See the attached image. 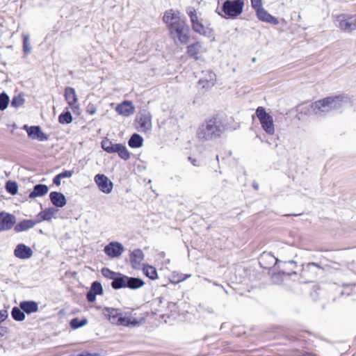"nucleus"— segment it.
Here are the masks:
<instances>
[{
  "instance_id": "obj_1",
  "label": "nucleus",
  "mask_w": 356,
  "mask_h": 356,
  "mask_svg": "<svg viewBox=\"0 0 356 356\" xmlns=\"http://www.w3.org/2000/svg\"><path fill=\"white\" fill-rule=\"evenodd\" d=\"M224 129L215 120H209L201 125L197 131V137L200 140L205 141L218 138Z\"/></svg>"
},
{
  "instance_id": "obj_2",
  "label": "nucleus",
  "mask_w": 356,
  "mask_h": 356,
  "mask_svg": "<svg viewBox=\"0 0 356 356\" xmlns=\"http://www.w3.org/2000/svg\"><path fill=\"white\" fill-rule=\"evenodd\" d=\"M343 106L342 98L339 97H327L315 102L312 104L311 108L314 113L320 115L339 109Z\"/></svg>"
},
{
  "instance_id": "obj_3",
  "label": "nucleus",
  "mask_w": 356,
  "mask_h": 356,
  "mask_svg": "<svg viewBox=\"0 0 356 356\" xmlns=\"http://www.w3.org/2000/svg\"><path fill=\"white\" fill-rule=\"evenodd\" d=\"M336 27L344 32H351L356 29V15L341 14L334 18Z\"/></svg>"
},
{
  "instance_id": "obj_4",
  "label": "nucleus",
  "mask_w": 356,
  "mask_h": 356,
  "mask_svg": "<svg viewBox=\"0 0 356 356\" xmlns=\"http://www.w3.org/2000/svg\"><path fill=\"white\" fill-rule=\"evenodd\" d=\"M256 115L259 120L262 129L269 135H273L275 132L273 117L262 106H259L256 110Z\"/></svg>"
},
{
  "instance_id": "obj_5",
  "label": "nucleus",
  "mask_w": 356,
  "mask_h": 356,
  "mask_svg": "<svg viewBox=\"0 0 356 356\" xmlns=\"http://www.w3.org/2000/svg\"><path fill=\"white\" fill-rule=\"evenodd\" d=\"M243 0H227L222 6L224 17L236 18L240 15L243 10Z\"/></svg>"
},
{
  "instance_id": "obj_6",
  "label": "nucleus",
  "mask_w": 356,
  "mask_h": 356,
  "mask_svg": "<svg viewBox=\"0 0 356 356\" xmlns=\"http://www.w3.org/2000/svg\"><path fill=\"white\" fill-rule=\"evenodd\" d=\"M163 20L169 31L186 22L185 19L181 17L180 12L173 9L168 10L164 13Z\"/></svg>"
},
{
  "instance_id": "obj_7",
  "label": "nucleus",
  "mask_w": 356,
  "mask_h": 356,
  "mask_svg": "<svg viewBox=\"0 0 356 356\" xmlns=\"http://www.w3.org/2000/svg\"><path fill=\"white\" fill-rule=\"evenodd\" d=\"M170 37L175 42L186 44L189 40V29L186 22L169 31Z\"/></svg>"
},
{
  "instance_id": "obj_8",
  "label": "nucleus",
  "mask_w": 356,
  "mask_h": 356,
  "mask_svg": "<svg viewBox=\"0 0 356 356\" xmlns=\"http://www.w3.org/2000/svg\"><path fill=\"white\" fill-rule=\"evenodd\" d=\"M216 74L210 71H202V76L198 81V84L205 90L211 88L216 83Z\"/></svg>"
},
{
  "instance_id": "obj_9",
  "label": "nucleus",
  "mask_w": 356,
  "mask_h": 356,
  "mask_svg": "<svg viewBox=\"0 0 356 356\" xmlns=\"http://www.w3.org/2000/svg\"><path fill=\"white\" fill-rule=\"evenodd\" d=\"M104 250L108 257L111 258H115L121 256L122 252L124 251V248L120 243L113 241L106 245L104 247Z\"/></svg>"
},
{
  "instance_id": "obj_10",
  "label": "nucleus",
  "mask_w": 356,
  "mask_h": 356,
  "mask_svg": "<svg viewBox=\"0 0 356 356\" xmlns=\"http://www.w3.org/2000/svg\"><path fill=\"white\" fill-rule=\"evenodd\" d=\"M94 180L102 192L108 194L112 191L113 183L106 175L98 174L95 175Z\"/></svg>"
},
{
  "instance_id": "obj_11",
  "label": "nucleus",
  "mask_w": 356,
  "mask_h": 356,
  "mask_svg": "<svg viewBox=\"0 0 356 356\" xmlns=\"http://www.w3.org/2000/svg\"><path fill=\"white\" fill-rule=\"evenodd\" d=\"M24 129L26 130L28 136L33 140H38L39 141H47L49 140V136L43 133L38 126L29 127L24 125Z\"/></svg>"
},
{
  "instance_id": "obj_12",
  "label": "nucleus",
  "mask_w": 356,
  "mask_h": 356,
  "mask_svg": "<svg viewBox=\"0 0 356 356\" xmlns=\"http://www.w3.org/2000/svg\"><path fill=\"white\" fill-rule=\"evenodd\" d=\"M136 120L141 131H147L152 129V115L149 112L140 113Z\"/></svg>"
},
{
  "instance_id": "obj_13",
  "label": "nucleus",
  "mask_w": 356,
  "mask_h": 356,
  "mask_svg": "<svg viewBox=\"0 0 356 356\" xmlns=\"http://www.w3.org/2000/svg\"><path fill=\"white\" fill-rule=\"evenodd\" d=\"M16 222L15 217L6 212L0 213V231L10 229Z\"/></svg>"
},
{
  "instance_id": "obj_14",
  "label": "nucleus",
  "mask_w": 356,
  "mask_h": 356,
  "mask_svg": "<svg viewBox=\"0 0 356 356\" xmlns=\"http://www.w3.org/2000/svg\"><path fill=\"white\" fill-rule=\"evenodd\" d=\"M115 111L119 115L128 117L134 113L135 107L131 102L125 100L117 105Z\"/></svg>"
},
{
  "instance_id": "obj_15",
  "label": "nucleus",
  "mask_w": 356,
  "mask_h": 356,
  "mask_svg": "<svg viewBox=\"0 0 356 356\" xmlns=\"http://www.w3.org/2000/svg\"><path fill=\"white\" fill-rule=\"evenodd\" d=\"M65 98L68 105L72 108H76L78 106V97L75 90L71 87H67L65 89Z\"/></svg>"
},
{
  "instance_id": "obj_16",
  "label": "nucleus",
  "mask_w": 356,
  "mask_h": 356,
  "mask_svg": "<svg viewBox=\"0 0 356 356\" xmlns=\"http://www.w3.org/2000/svg\"><path fill=\"white\" fill-rule=\"evenodd\" d=\"M116 325L135 326L138 325V321L131 316L130 313L121 312L115 323Z\"/></svg>"
},
{
  "instance_id": "obj_17",
  "label": "nucleus",
  "mask_w": 356,
  "mask_h": 356,
  "mask_svg": "<svg viewBox=\"0 0 356 356\" xmlns=\"http://www.w3.org/2000/svg\"><path fill=\"white\" fill-rule=\"evenodd\" d=\"M144 259V254L140 249H135L130 252V261L134 268H140Z\"/></svg>"
},
{
  "instance_id": "obj_18",
  "label": "nucleus",
  "mask_w": 356,
  "mask_h": 356,
  "mask_svg": "<svg viewBox=\"0 0 356 356\" xmlns=\"http://www.w3.org/2000/svg\"><path fill=\"white\" fill-rule=\"evenodd\" d=\"M121 311L118 309L113 307H104L102 309V314L104 316L112 323L115 325L118 318H119Z\"/></svg>"
},
{
  "instance_id": "obj_19",
  "label": "nucleus",
  "mask_w": 356,
  "mask_h": 356,
  "mask_svg": "<svg viewBox=\"0 0 356 356\" xmlns=\"http://www.w3.org/2000/svg\"><path fill=\"white\" fill-rule=\"evenodd\" d=\"M49 198L51 203L57 207H63L67 203L65 195L59 192L54 191L50 193Z\"/></svg>"
},
{
  "instance_id": "obj_20",
  "label": "nucleus",
  "mask_w": 356,
  "mask_h": 356,
  "mask_svg": "<svg viewBox=\"0 0 356 356\" xmlns=\"http://www.w3.org/2000/svg\"><path fill=\"white\" fill-rule=\"evenodd\" d=\"M257 17L264 22L272 23L273 24H277L278 20L275 17L270 15L264 8H261L256 10Z\"/></svg>"
},
{
  "instance_id": "obj_21",
  "label": "nucleus",
  "mask_w": 356,
  "mask_h": 356,
  "mask_svg": "<svg viewBox=\"0 0 356 356\" xmlns=\"http://www.w3.org/2000/svg\"><path fill=\"white\" fill-rule=\"evenodd\" d=\"M49 191L48 186L44 184H37L34 186L33 191L29 195V198L34 199L37 197L45 195Z\"/></svg>"
},
{
  "instance_id": "obj_22",
  "label": "nucleus",
  "mask_w": 356,
  "mask_h": 356,
  "mask_svg": "<svg viewBox=\"0 0 356 356\" xmlns=\"http://www.w3.org/2000/svg\"><path fill=\"white\" fill-rule=\"evenodd\" d=\"M127 276L117 275L111 283V286L115 289L127 287Z\"/></svg>"
},
{
  "instance_id": "obj_23",
  "label": "nucleus",
  "mask_w": 356,
  "mask_h": 356,
  "mask_svg": "<svg viewBox=\"0 0 356 356\" xmlns=\"http://www.w3.org/2000/svg\"><path fill=\"white\" fill-rule=\"evenodd\" d=\"M126 284L127 287H129L131 289H136L143 286L144 285V282L140 278L127 277V281Z\"/></svg>"
},
{
  "instance_id": "obj_24",
  "label": "nucleus",
  "mask_w": 356,
  "mask_h": 356,
  "mask_svg": "<svg viewBox=\"0 0 356 356\" xmlns=\"http://www.w3.org/2000/svg\"><path fill=\"white\" fill-rule=\"evenodd\" d=\"M117 143H113L109 140H104L102 141V149L108 153H115L118 147Z\"/></svg>"
},
{
  "instance_id": "obj_25",
  "label": "nucleus",
  "mask_w": 356,
  "mask_h": 356,
  "mask_svg": "<svg viewBox=\"0 0 356 356\" xmlns=\"http://www.w3.org/2000/svg\"><path fill=\"white\" fill-rule=\"evenodd\" d=\"M201 47L202 46L200 42H195L191 45H189L187 48L188 54L190 56L197 59V54L200 53Z\"/></svg>"
},
{
  "instance_id": "obj_26",
  "label": "nucleus",
  "mask_w": 356,
  "mask_h": 356,
  "mask_svg": "<svg viewBox=\"0 0 356 356\" xmlns=\"http://www.w3.org/2000/svg\"><path fill=\"white\" fill-rule=\"evenodd\" d=\"M143 141V139L139 134H134L130 138L128 143L131 147L138 148L142 146Z\"/></svg>"
},
{
  "instance_id": "obj_27",
  "label": "nucleus",
  "mask_w": 356,
  "mask_h": 356,
  "mask_svg": "<svg viewBox=\"0 0 356 356\" xmlns=\"http://www.w3.org/2000/svg\"><path fill=\"white\" fill-rule=\"evenodd\" d=\"M38 310V303L34 301H24V313L31 314Z\"/></svg>"
},
{
  "instance_id": "obj_28",
  "label": "nucleus",
  "mask_w": 356,
  "mask_h": 356,
  "mask_svg": "<svg viewBox=\"0 0 356 356\" xmlns=\"http://www.w3.org/2000/svg\"><path fill=\"white\" fill-rule=\"evenodd\" d=\"M143 273L151 280H156L158 278L156 269L152 266H145L143 267Z\"/></svg>"
},
{
  "instance_id": "obj_29",
  "label": "nucleus",
  "mask_w": 356,
  "mask_h": 356,
  "mask_svg": "<svg viewBox=\"0 0 356 356\" xmlns=\"http://www.w3.org/2000/svg\"><path fill=\"white\" fill-rule=\"evenodd\" d=\"M115 153H118V156L124 160H128L130 158V154L127 148L122 144L118 145Z\"/></svg>"
},
{
  "instance_id": "obj_30",
  "label": "nucleus",
  "mask_w": 356,
  "mask_h": 356,
  "mask_svg": "<svg viewBox=\"0 0 356 356\" xmlns=\"http://www.w3.org/2000/svg\"><path fill=\"white\" fill-rule=\"evenodd\" d=\"M55 213L56 210L54 208H49L40 212V216L42 220H51Z\"/></svg>"
},
{
  "instance_id": "obj_31",
  "label": "nucleus",
  "mask_w": 356,
  "mask_h": 356,
  "mask_svg": "<svg viewBox=\"0 0 356 356\" xmlns=\"http://www.w3.org/2000/svg\"><path fill=\"white\" fill-rule=\"evenodd\" d=\"M72 121V116L70 112L61 113L58 117V122L60 124H70Z\"/></svg>"
},
{
  "instance_id": "obj_32",
  "label": "nucleus",
  "mask_w": 356,
  "mask_h": 356,
  "mask_svg": "<svg viewBox=\"0 0 356 356\" xmlns=\"http://www.w3.org/2000/svg\"><path fill=\"white\" fill-rule=\"evenodd\" d=\"M6 188L8 192H9L12 195H15L17 193L18 187L15 182L8 181L6 183Z\"/></svg>"
},
{
  "instance_id": "obj_33",
  "label": "nucleus",
  "mask_w": 356,
  "mask_h": 356,
  "mask_svg": "<svg viewBox=\"0 0 356 356\" xmlns=\"http://www.w3.org/2000/svg\"><path fill=\"white\" fill-rule=\"evenodd\" d=\"M187 14L188 15L191 24L200 22L197 15L196 10L193 8H188L187 10Z\"/></svg>"
},
{
  "instance_id": "obj_34",
  "label": "nucleus",
  "mask_w": 356,
  "mask_h": 356,
  "mask_svg": "<svg viewBox=\"0 0 356 356\" xmlns=\"http://www.w3.org/2000/svg\"><path fill=\"white\" fill-rule=\"evenodd\" d=\"M9 103V97L5 93H2L0 95V110H5Z\"/></svg>"
},
{
  "instance_id": "obj_35",
  "label": "nucleus",
  "mask_w": 356,
  "mask_h": 356,
  "mask_svg": "<svg viewBox=\"0 0 356 356\" xmlns=\"http://www.w3.org/2000/svg\"><path fill=\"white\" fill-rule=\"evenodd\" d=\"M87 320L86 319H83L82 321H79L78 318H73L71 321H70V325L72 328L74 329H77L79 327H83L85 325L87 324Z\"/></svg>"
},
{
  "instance_id": "obj_36",
  "label": "nucleus",
  "mask_w": 356,
  "mask_h": 356,
  "mask_svg": "<svg viewBox=\"0 0 356 356\" xmlns=\"http://www.w3.org/2000/svg\"><path fill=\"white\" fill-rule=\"evenodd\" d=\"M91 291H93L94 293L96 295L102 294L103 292V289L102 286V284L98 282H94L92 284L90 290Z\"/></svg>"
},
{
  "instance_id": "obj_37",
  "label": "nucleus",
  "mask_w": 356,
  "mask_h": 356,
  "mask_svg": "<svg viewBox=\"0 0 356 356\" xmlns=\"http://www.w3.org/2000/svg\"><path fill=\"white\" fill-rule=\"evenodd\" d=\"M11 314L15 320L22 321V312L19 307H15L12 310Z\"/></svg>"
},
{
  "instance_id": "obj_38",
  "label": "nucleus",
  "mask_w": 356,
  "mask_h": 356,
  "mask_svg": "<svg viewBox=\"0 0 356 356\" xmlns=\"http://www.w3.org/2000/svg\"><path fill=\"white\" fill-rule=\"evenodd\" d=\"M192 27L194 31L200 34H204L206 33L205 28L200 22H195L192 24Z\"/></svg>"
},
{
  "instance_id": "obj_39",
  "label": "nucleus",
  "mask_w": 356,
  "mask_h": 356,
  "mask_svg": "<svg viewBox=\"0 0 356 356\" xmlns=\"http://www.w3.org/2000/svg\"><path fill=\"white\" fill-rule=\"evenodd\" d=\"M102 274L106 278L113 280L115 279V277L118 275L116 273L111 271L110 269L107 268H104L102 269Z\"/></svg>"
},
{
  "instance_id": "obj_40",
  "label": "nucleus",
  "mask_w": 356,
  "mask_h": 356,
  "mask_svg": "<svg viewBox=\"0 0 356 356\" xmlns=\"http://www.w3.org/2000/svg\"><path fill=\"white\" fill-rule=\"evenodd\" d=\"M22 105V99L20 96L15 97L13 99L11 102V106L17 108Z\"/></svg>"
},
{
  "instance_id": "obj_41",
  "label": "nucleus",
  "mask_w": 356,
  "mask_h": 356,
  "mask_svg": "<svg viewBox=\"0 0 356 356\" xmlns=\"http://www.w3.org/2000/svg\"><path fill=\"white\" fill-rule=\"evenodd\" d=\"M41 220L33 221V220H24V230L33 227L36 223L40 222Z\"/></svg>"
},
{
  "instance_id": "obj_42",
  "label": "nucleus",
  "mask_w": 356,
  "mask_h": 356,
  "mask_svg": "<svg viewBox=\"0 0 356 356\" xmlns=\"http://www.w3.org/2000/svg\"><path fill=\"white\" fill-rule=\"evenodd\" d=\"M32 250L30 248L24 245L23 248V257L24 259H28L32 256Z\"/></svg>"
},
{
  "instance_id": "obj_43",
  "label": "nucleus",
  "mask_w": 356,
  "mask_h": 356,
  "mask_svg": "<svg viewBox=\"0 0 356 356\" xmlns=\"http://www.w3.org/2000/svg\"><path fill=\"white\" fill-rule=\"evenodd\" d=\"M251 6L255 11L261 8H262V1L261 0H250Z\"/></svg>"
},
{
  "instance_id": "obj_44",
  "label": "nucleus",
  "mask_w": 356,
  "mask_h": 356,
  "mask_svg": "<svg viewBox=\"0 0 356 356\" xmlns=\"http://www.w3.org/2000/svg\"><path fill=\"white\" fill-rule=\"evenodd\" d=\"M28 37H24V53H29L31 50V47L28 43Z\"/></svg>"
},
{
  "instance_id": "obj_45",
  "label": "nucleus",
  "mask_w": 356,
  "mask_h": 356,
  "mask_svg": "<svg viewBox=\"0 0 356 356\" xmlns=\"http://www.w3.org/2000/svg\"><path fill=\"white\" fill-rule=\"evenodd\" d=\"M15 255L19 259H22V244H19L17 246L15 250Z\"/></svg>"
},
{
  "instance_id": "obj_46",
  "label": "nucleus",
  "mask_w": 356,
  "mask_h": 356,
  "mask_svg": "<svg viewBox=\"0 0 356 356\" xmlns=\"http://www.w3.org/2000/svg\"><path fill=\"white\" fill-rule=\"evenodd\" d=\"M8 316V312L6 309L0 311V323L3 322Z\"/></svg>"
},
{
  "instance_id": "obj_47",
  "label": "nucleus",
  "mask_w": 356,
  "mask_h": 356,
  "mask_svg": "<svg viewBox=\"0 0 356 356\" xmlns=\"http://www.w3.org/2000/svg\"><path fill=\"white\" fill-rule=\"evenodd\" d=\"M72 175H73V171H72V170H65L59 174L61 179L71 177L72 176Z\"/></svg>"
},
{
  "instance_id": "obj_48",
  "label": "nucleus",
  "mask_w": 356,
  "mask_h": 356,
  "mask_svg": "<svg viewBox=\"0 0 356 356\" xmlns=\"http://www.w3.org/2000/svg\"><path fill=\"white\" fill-rule=\"evenodd\" d=\"M96 294L93 293V291H89L87 293V300L89 302H94L96 299Z\"/></svg>"
},
{
  "instance_id": "obj_49",
  "label": "nucleus",
  "mask_w": 356,
  "mask_h": 356,
  "mask_svg": "<svg viewBox=\"0 0 356 356\" xmlns=\"http://www.w3.org/2000/svg\"><path fill=\"white\" fill-rule=\"evenodd\" d=\"M191 275H184V274H178L177 275V279L175 280L176 282H182L187 278L190 277Z\"/></svg>"
},
{
  "instance_id": "obj_50",
  "label": "nucleus",
  "mask_w": 356,
  "mask_h": 356,
  "mask_svg": "<svg viewBox=\"0 0 356 356\" xmlns=\"http://www.w3.org/2000/svg\"><path fill=\"white\" fill-rule=\"evenodd\" d=\"M97 108L93 104H88L87 106V112L90 114L93 115L96 113Z\"/></svg>"
},
{
  "instance_id": "obj_51",
  "label": "nucleus",
  "mask_w": 356,
  "mask_h": 356,
  "mask_svg": "<svg viewBox=\"0 0 356 356\" xmlns=\"http://www.w3.org/2000/svg\"><path fill=\"white\" fill-rule=\"evenodd\" d=\"M61 177H60L59 174L57 175L53 179V182L56 186H60L61 184Z\"/></svg>"
},
{
  "instance_id": "obj_52",
  "label": "nucleus",
  "mask_w": 356,
  "mask_h": 356,
  "mask_svg": "<svg viewBox=\"0 0 356 356\" xmlns=\"http://www.w3.org/2000/svg\"><path fill=\"white\" fill-rule=\"evenodd\" d=\"M7 328L6 327L2 326L0 324V337H3V335H5L7 333Z\"/></svg>"
},
{
  "instance_id": "obj_53",
  "label": "nucleus",
  "mask_w": 356,
  "mask_h": 356,
  "mask_svg": "<svg viewBox=\"0 0 356 356\" xmlns=\"http://www.w3.org/2000/svg\"><path fill=\"white\" fill-rule=\"evenodd\" d=\"M22 229V224L19 223L17 225V227H15V229L17 231V232H19L21 231Z\"/></svg>"
},
{
  "instance_id": "obj_54",
  "label": "nucleus",
  "mask_w": 356,
  "mask_h": 356,
  "mask_svg": "<svg viewBox=\"0 0 356 356\" xmlns=\"http://www.w3.org/2000/svg\"><path fill=\"white\" fill-rule=\"evenodd\" d=\"M79 356H92L90 353H83L79 355Z\"/></svg>"
},
{
  "instance_id": "obj_55",
  "label": "nucleus",
  "mask_w": 356,
  "mask_h": 356,
  "mask_svg": "<svg viewBox=\"0 0 356 356\" xmlns=\"http://www.w3.org/2000/svg\"><path fill=\"white\" fill-rule=\"evenodd\" d=\"M188 159H189V160H191V161L192 163H193L194 165H197L196 164V160H195V159H192L191 157H189Z\"/></svg>"
},
{
  "instance_id": "obj_56",
  "label": "nucleus",
  "mask_w": 356,
  "mask_h": 356,
  "mask_svg": "<svg viewBox=\"0 0 356 356\" xmlns=\"http://www.w3.org/2000/svg\"><path fill=\"white\" fill-rule=\"evenodd\" d=\"M308 266H316L317 268H319L320 266H318V264H316V263H309L308 264Z\"/></svg>"
},
{
  "instance_id": "obj_57",
  "label": "nucleus",
  "mask_w": 356,
  "mask_h": 356,
  "mask_svg": "<svg viewBox=\"0 0 356 356\" xmlns=\"http://www.w3.org/2000/svg\"><path fill=\"white\" fill-rule=\"evenodd\" d=\"M253 187L254 189L257 190L259 188V185L257 183H254Z\"/></svg>"
},
{
  "instance_id": "obj_58",
  "label": "nucleus",
  "mask_w": 356,
  "mask_h": 356,
  "mask_svg": "<svg viewBox=\"0 0 356 356\" xmlns=\"http://www.w3.org/2000/svg\"><path fill=\"white\" fill-rule=\"evenodd\" d=\"M289 264H294V265L296 264L295 261H293V260L289 261Z\"/></svg>"
},
{
  "instance_id": "obj_59",
  "label": "nucleus",
  "mask_w": 356,
  "mask_h": 356,
  "mask_svg": "<svg viewBox=\"0 0 356 356\" xmlns=\"http://www.w3.org/2000/svg\"><path fill=\"white\" fill-rule=\"evenodd\" d=\"M214 285H216V286H221L222 288H223V286H221V285H220V284H217V283H214Z\"/></svg>"
},
{
  "instance_id": "obj_60",
  "label": "nucleus",
  "mask_w": 356,
  "mask_h": 356,
  "mask_svg": "<svg viewBox=\"0 0 356 356\" xmlns=\"http://www.w3.org/2000/svg\"><path fill=\"white\" fill-rule=\"evenodd\" d=\"M19 307L22 309V302L19 303Z\"/></svg>"
}]
</instances>
